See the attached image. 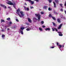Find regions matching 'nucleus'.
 Instances as JSON below:
<instances>
[{"mask_svg": "<svg viewBox=\"0 0 66 66\" xmlns=\"http://www.w3.org/2000/svg\"><path fill=\"white\" fill-rule=\"evenodd\" d=\"M1 22H5V21H4V20H1Z\"/></svg>", "mask_w": 66, "mask_h": 66, "instance_id": "5701e85b", "label": "nucleus"}, {"mask_svg": "<svg viewBox=\"0 0 66 66\" xmlns=\"http://www.w3.org/2000/svg\"><path fill=\"white\" fill-rule=\"evenodd\" d=\"M12 0L13 1V0Z\"/></svg>", "mask_w": 66, "mask_h": 66, "instance_id": "4d7b16f0", "label": "nucleus"}, {"mask_svg": "<svg viewBox=\"0 0 66 66\" xmlns=\"http://www.w3.org/2000/svg\"><path fill=\"white\" fill-rule=\"evenodd\" d=\"M41 14H44V13L43 12H41Z\"/></svg>", "mask_w": 66, "mask_h": 66, "instance_id": "ea45409f", "label": "nucleus"}, {"mask_svg": "<svg viewBox=\"0 0 66 66\" xmlns=\"http://www.w3.org/2000/svg\"><path fill=\"white\" fill-rule=\"evenodd\" d=\"M34 19H35V20H37V19L35 18H34Z\"/></svg>", "mask_w": 66, "mask_h": 66, "instance_id": "2f4dec72", "label": "nucleus"}, {"mask_svg": "<svg viewBox=\"0 0 66 66\" xmlns=\"http://www.w3.org/2000/svg\"><path fill=\"white\" fill-rule=\"evenodd\" d=\"M1 6H2V7H4L5 9H6V6H5V5H2V4H1Z\"/></svg>", "mask_w": 66, "mask_h": 66, "instance_id": "0eeeda50", "label": "nucleus"}, {"mask_svg": "<svg viewBox=\"0 0 66 66\" xmlns=\"http://www.w3.org/2000/svg\"><path fill=\"white\" fill-rule=\"evenodd\" d=\"M20 31L21 34H23V31L22 30H20Z\"/></svg>", "mask_w": 66, "mask_h": 66, "instance_id": "f8f14e48", "label": "nucleus"}, {"mask_svg": "<svg viewBox=\"0 0 66 66\" xmlns=\"http://www.w3.org/2000/svg\"><path fill=\"white\" fill-rule=\"evenodd\" d=\"M52 19H53V20H56V19H55V17L52 16Z\"/></svg>", "mask_w": 66, "mask_h": 66, "instance_id": "ddd939ff", "label": "nucleus"}, {"mask_svg": "<svg viewBox=\"0 0 66 66\" xmlns=\"http://www.w3.org/2000/svg\"><path fill=\"white\" fill-rule=\"evenodd\" d=\"M42 27H43V28H45V26H42Z\"/></svg>", "mask_w": 66, "mask_h": 66, "instance_id": "a18cd8bd", "label": "nucleus"}, {"mask_svg": "<svg viewBox=\"0 0 66 66\" xmlns=\"http://www.w3.org/2000/svg\"><path fill=\"white\" fill-rule=\"evenodd\" d=\"M25 5H27V3H25Z\"/></svg>", "mask_w": 66, "mask_h": 66, "instance_id": "09e8293b", "label": "nucleus"}, {"mask_svg": "<svg viewBox=\"0 0 66 66\" xmlns=\"http://www.w3.org/2000/svg\"><path fill=\"white\" fill-rule=\"evenodd\" d=\"M64 6H66V1L65 2V3L64 4Z\"/></svg>", "mask_w": 66, "mask_h": 66, "instance_id": "a19ab883", "label": "nucleus"}, {"mask_svg": "<svg viewBox=\"0 0 66 66\" xmlns=\"http://www.w3.org/2000/svg\"><path fill=\"white\" fill-rule=\"evenodd\" d=\"M59 46L60 47L59 48V49H60L61 48H62V45H60Z\"/></svg>", "mask_w": 66, "mask_h": 66, "instance_id": "a211bd4d", "label": "nucleus"}, {"mask_svg": "<svg viewBox=\"0 0 66 66\" xmlns=\"http://www.w3.org/2000/svg\"><path fill=\"white\" fill-rule=\"evenodd\" d=\"M14 28H16V26H15V27L14 26Z\"/></svg>", "mask_w": 66, "mask_h": 66, "instance_id": "5fc2aeb1", "label": "nucleus"}, {"mask_svg": "<svg viewBox=\"0 0 66 66\" xmlns=\"http://www.w3.org/2000/svg\"><path fill=\"white\" fill-rule=\"evenodd\" d=\"M53 3L54 5V7L55 8L56 7V4H55V3L54 2H53Z\"/></svg>", "mask_w": 66, "mask_h": 66, "instance_id": "9d476101", "label": "nucleus"}, {"mask_svg": "<svg viewBox=\"0 0 66 66\" xmlns=\"http://www.w3.org/2000/svg\"><path fill=\"white\" fill-rule=\"evenodd\" d=\"M49 1L50 3H51V1H52V0H48Z\"/></svg>", "mask_w": 66, "mask_h": 66, "instance_id": "cd10ccee", "label": "nucleus"}, {"mask_svg": "<svg viewBox=\"0 0 66 66\" xmlns=\"http://www.w3.org/2000/svg\"><path fill=\"white\" fill-rule=\"evenodd\" d=\"M55 28H52V31H55Z\"/></svg>", "mask_w": 66, "mask_h": 66, "instance_id": "f3484780", "label": "nucleus"}, {"mask_svg": "<svg viewBox=\"0 0 66 66\" xmlns=\"http://www.w3.org/2000/svg\"><path fill=\"white\" fill-rule=\"evenodd\" d=\"M52 23L53 24L54 26H56V24H55V23L54 22H52Z\"/></svg>", "mask_w": 66, "mask_h": 66, "instance_id": "4468645a", "label": "nucleus"}, {"mask_svg": "<svg viewBox=\"0 0 66 66\" xmlns=\"http://www.w3.org/2000/svg\"><path fill=\"white\" fill-rule=\"evenodd\" d=\"M34 7H32L31 6H30V9H34Z\"/></svg>", "mask_w": 66, "mask_h": 66, "instance_id": "c9c22d12", "label": "nucleus"}, {"mask_svg": "<svg viewBox=\"0 0 66 66\" xmlns=\"http://www.w3.org/2000/svg\"><path fill=\"white\" fill-rule=\"evenodd\" d=\"M24 27H21L20 28L21 30H24Z\"/></svg>", "mask_w": 66, "mask_h": 66, "instance_id": "aec40b11", "label": "nucleus"}, {"mask_svg": "<svg viewBox=\"0 0 66 66\" xmlns=\"http://www.w3.org/2000/svg\"><path fill=\"white\" fill-rule=\"evenodd\" d=\"M0 10H1V9H0Z\"/></svg>", "mask_w": 66, "mask_h": 66, "instance_id": "6e6d98bb", "label": "nucleus"}, {"mask_svg": "<svg viewBox=\"0 0 66 66\" xmlns=\"http://www.w3.org/2000/svg\"><path fill=\"white\" fill-rule=\"evenodd\" d=\"M35 15L36 17H37L38 19V21H39V20L40 19V15L37 13L35 14Z\"/></svg>", "mask_w": 66, "mask_h": 66, "instance_id": "7ed1b4c3", "label": "nucleus"}, {"mask_svg": "<svg viewBox=\"0 0 66 66\" xmlns=\"http://www.w3.org/2000/svg\"><path fill=\"white\" fill-rule=\"evenodd\" d=\"M55 2L56 3L58 4L59 3V0H55Z\"/></svg>", "mask_w": 66, "mask_h": 66, "instance_id": "1a4fd4ad", "label": "nucleus"}, {"mask_svg": "<svg viewBox=\"0 0 66 66\" xmlns=\"http://www.w3.org/2000/svg\"><path fill=\"white\" fill-rule=\"evenodd\" d=\"M60 45L59 44V43L58 42L57 43V46H59Z\"/></svg>", "mask_w": 66, "mask_h": 66, "instance_id": "473e14b6", "label": "nucleus"}, {"mask_svg": "<svg viewBox=\"0 0 66 66\" xmlns=\"http://www.w3.org/2000/svg\"><path fill=\"white\" fill-rule=\"evenodd\" d=\"M50 28H46L45 29V31H47V30L48 31H50Z\"/></svg>", "mask_w": 66, "mask_h": 66, "instance_id": "6e6552de", "label": "nucleus"}, {"mask_svg": "<svg viewBox=\"0 0 66 66\" xmlns=\"http://www.w3.org/2000/svg\"><path fill=\"white\" fill-rule=\"evenodd\" d=\"M2 32H3V31H4V30H3V29L2 30Z\"/></svg>", "mask_w": 66, "mask_h": 66, "instance_id": "de8ad7c7", "label": "nucleus"}, {"mask_svg": "<svg viewBox=\"0 0 66 66\" xmlns=\"http://www.w3.org/2000/svg\"><path fill=\"white\" fill-rule=\"evenodd\" d=\"M47 7V6H44V9H46Z\"/></svg>", "mask_w": 66, "mask_h": 66, "instance_id": "bb28decb", "label": "nucleus"}, {"mask_svg": "<svg viewBox=\"0 0 66 66\" xmlns=\"http://www.w3.org/2000/svg\"><path fill=\"white\" fill-rule=\"evenodd\" d=\"M41 24H43L44 23V22L43 21H41Z\"/></svg>", "mask_w": 66, "mask_h": 66, "instance_id": "4be33fe9", "label": "nucleus"}, {"mask_svg": "<svg viewBox=\"0 0 66 66\" xmlns=\"http://www.w3.org/2000/svg\"><path fill=\"white\" fill-rule=\"evenodd\" d=\"M26 24H27V25H30V24H29V23H26Z\"/></svg>", "mask_w": 66, "mask_h": 66, "instance_id": "c03bdc74", "label": "nucleus"}, {"mask_svg": "<svg viewBox=\"0 0 66 66\" xmlns=\"http://www.w3.org/2000/svg\"><path fill=\"white\" fill-rule=\"evenodd\" d=\"M7 1L8 2L7 3V4H9V5H13V7H14L15 9H16V7H15L16 3H12V2L10 1L7 0Z\"/></svg>", "mask_w": 66, "mask_h": 66, "instance_id": "f257e3e1", "label": "nucleus"}, {"mask_svg": "<svg viewBox=\"0 0 66 66\" xmlns=\"http://www.w3.org/2000/svg\"><path fill=\"white\" fill-rule=\"evenodd\" d=\"M20 10L19 9L17 10V12H18V13H19V12H20Z\"/></svg>", "mask_w": 66, "mask_h": 66, "instance_id": "2eb2a0df", "label": "nucleus"}, {"mask_svg": "<svg viewBox=\"0 0 66 66\" xmlns=\"http://www.w3.org/2000/svg\"><path fill=\"white\" fill-rule=\"evenodd\" d=\"M58 33L59 34H62V32H58Z\"/></svg>", "mask_w": 66, "mask_h": 66, "instance_id": "4c0bfd02", "label": "nucleus"}, {"mask_svg": "<svg viewBox=\"0 0 66 66\" xmlns=\"http://www.w3.org/2000/svg\"><path fill=\"white\" fill-rule=\"evenodd\" d=\"M51 48H54V46H52V47H51Z\"/></svg>", "mask_w": 66, "mask_h": 66, "instance_id": "58836bf2", "label": "nucleus"}, {"mask_svg": "<svg viewBox=\"0 0 66 66\" xmlns=\"http://www.w3.org/2000/svg\"><path fill=\"white\" fill-rule=\"evenodd\" d=\"M39 30L40 31H43L42 30V28H39Z\"/></svg>", "mask_w": 66, "mask_h": 66, "instance_id": "a878e982", "label": "nucleus"}, {"mask_svg": "<svg viewBox=\"0 0 66 66\" xmlns=\"http://www.w3.org/2000/svg\"><path fill=\"white\" fill-rule=\"evenodd\" d=\"M36 2H38L39 1V0H34Z\"/></svg>", "mask_w": 66, "mask_h": 66, "instance_id": "e433bc0d", "label": "nucleus"}, {"mask_svg": "<svg viewBox=\"0 0 66 66\" xmlns=\"http://www.w3.org/2000/svg\"><path fill=\"white\" fill-rule=\"evenodd\" d=\"M57 21L59 22V23H61V21H60V20L59 19H57Z\"/></svg>", "mask_w": 66, "mask_h": 66, "instance_id": "9b49d317", "label": "nucleus"}, {"mask_svg": "<svg viewBox=\"0 0 66 66\" xmlns=\"http://www.w3.org/2000/svg\"><path fill=\"white\" fill-rule=\"evenodd\" d=\"M6 20H11V18H7L6 19Z\"/></svg>", "mask_w": 66, "mask_h": 66, "instance_id": "dca6fc26", "label": "nucleus"}, {"mask_svg": "<svg viewBox=\"0 0 66 66\" xmlns=\"http://www.w3.org/2000/svg\"><path fill=\"white\" fill-rule=\"evenodd\" d=\"M62 26V24H60L58 28V29H61V27Z\"/></svg>", "mask_w": 66, "mask_h": 66, "instance_id": "20e7f679", "label": "nucleus"}, {"mask_svg": "<svg viewBox=\"0 0 66 66\" xmlns=\"http://www.w3.org/2000/svg\"><path fill=\"white\" fill-rule=\"evenodd\" d=\"M26 10L27 11H29V8H26Z\"/></svg>", "mask_w": 66, "mask_h": 66, "instance_id": "393cba45", "label": "nucleus"}, {"mask_svg": "<svg viewBox=\"0 0 66 66\" xmlns=\"http://www.w3.org/2000/svg\"><path fill=\"white\" fill-rule=\"evenodd\" d=\"M55 30L56 32H57V31H58V30H57V29H56V28H55Z\"/></svg>", "mask_w": 66, "mask_h": 66, "instance_id": "f704fd0d", "label": "nucleus"}, {"mask_svg": "<svg viewBox=\"0 0 66 66\" xmlns=\"http://www.w3.org/2000/svg\"><path fill=\"white\" fill-rule=\"evenodd\" d=\"M60 11H61V12H63V9H61L60 10Z\"/></svg>", "mask_w": 66, "mask_h": 66, "instance_id": "72a5a7b5", "label": "nucleus"}, {"mask_svg": "<svg viewBox=\"0 0 66 66\" xmlns=\"http://www.w3.org/2000/svg\"><path fill=\"white\" fill-rule=\"evenodd\" d=\"M49 17H53L52 16V15L50 14L49 15Z\"/></svg>", "mask_w": 66, "mask_h": 66, "instance_id": "412c9836", "label": "nucleus"}, {"mask_svg": "<svg viewBox=\"0 0 66 66\" xmlns=\"http://www.w3.org/2000/svg\"><path fill=\"white\" fill-rule=\"evenodd\" d=\"M24 9H25V10H26V7H24Z\"/></svg>", "mask_w": 66, "mask_h": 66, "instance_id": "49530a36", "label": "nucleus"}, {"mask_svg": "<svg viewBox=\"0 0 66 66\" xmlns=\"http://www.w3.org/2000/svg\"><path fill=\"white\" fill-rule=\"evenodd\" d=\"M2 37H5V35H2Z\"/></svg>", "mask_w": 66, "mask_h": 66, "instance_id": "7c9ffc66", "label": "nucleus"}, {"mask_svg": "<svg viewBox=\"0 0 66 66\" xmlns=\"http://www.w3.org/2000/svg\"><path fill=\"white\" fill-rule=\"evenodd\" d=\"M7 30H8H8H10V29H9V28H8L7 29Z\"/></svg>", "mask_w": 66, "mask_h": 66, "instance_id": "8fccbe9b", "label": "nucleus"}, {"mask_svg": "<svg viewBox=\"0 0 66 66\" xmlns=\"http://www.w3.org/2000/svg\"><path fill=\"white\" fill-rule=\"evenodd\" d=\"M10 8H11V7H8V8L9 9H10Z\"/></svg>", "mask_w": 66, "mask_h": 66, "instance_id": "864d4df0", "label": "nucleus"}, {"mask_svg": "<svg viewBox=\"0 0 66 66\" xmlns=\"http://www.w3.org/2000/svg\"><path fill=\"white\" fill-rule=\"evenodd\" d=\"M62 47L63 48V47H64V45H62Z\"/></svg>", "mask_w": 66, "mask_h": 66, "instance_id": "3c124183", "label": "nucleus"}, {"mask_svg": "<svg viewBox=\"0 0 66 66\" xmlns=\"http://www.w3.org/2000/svg\"><path fill=\"white\" fill-rule=\"evenodd\" d=\"M54 14H56L57 13L56 12H54Z\"/></svg>", "mask_w": 66, "mask_h": 66, "instance_id": "603ef678", "label": "nucleus"}, {"mask_svg": "<svg viewBox=\"0 0 66 66\" xmlns=\"http://www.w3.org/2000/svg\"><path fill=\"white\" fill-rule=\"evenodd\" d=\"M60 6H61V7H62V4H61L60 5Z\"/></svg>", "mask_w": 66, "mask_h": 66, "instance_id": "37998d69", "label": "nucleus"}, {"mask_svg": "<svg viewBox=\"0 0 66 66\" xmlns=\"http://www.w3.org/2000/svg\"><path fill=\"white\" fill-rule=\"evenodd\" d=\"M59 36H63V34H59Z\"/></svg>", "mask_w": 66, "mask_h": 66, "instance_id": "b1692460", "label": "nucleus"}, {"mask_svg": "<svg viewBox=\"0 0 66 66\" xmlns=\"http://www.w3.org/2000/svg\"><path fill=\"white\" fill-rule=\"evenodd\" d=\"M27 1H29V2H31V3L32 4H33L34 3V1H31V0H27Z\"/></svg>", "mask_w": 66, "mask_h": 66, "instance_id": "39448f33", "label": "nucleus"}, {"mask_svg": "<svg viewBox=\"0 0 66 66\" xmlns=\"http://www.w3.org/2000/svg\"><path fill=\"white\" fill-rule=\"evenodd\" d=\"M26 30L27 31H30V29L29 28H27L26 29Z\"/></svg>", "mask_w": 66, "mask_h": 66, "instance_id": "c85d7f7f", "label": "nucleus"}, {"mask_svg": "<svg viewBox=\"0 0 66 66\" xmlns=\"http://www.w3.org/2000/svg\"><path fill=\"white\" fill-rule=\"evenodd\" d=\"M48 10L50 11H51V10H52V9H51L50 7H49L48 9Z\"/></svg>", "mask_w": 66, "mask_h": 66, "instance_id": "6ab92c4d", "label": "nucleus"}, {"mask_svg": "<svg viewBox=\"0 0 66 66\" xmlns=\"http://www.w3.org/2000/svg\"><path fill=\"white\" fill-rule=\"evenodd\" d=\"M10 24H12V22H11V21L10 22Z\"/></svg>", "mask_w": 66, "mask_h": 66, "instance_id": "79ce46f5", "label": "nucleus"}, {"mask_svg": "<svg viewBox=\"0 0 66 66\" xmlns=\"http://www.w3.org/2000/svg\"><path fill=\"white\" fill-rule=\"evenodd\" d=\"M28 19L29 22H30V23H31L32 22V21L31 20V19H30V18H28Z\"/></svg>", "mask_w": 66, "mask_h": 66, "instance_id": "423d86ee", "label": "nucleus"}, {"mask_svg": "<svg viewBox=\"0 0 66 66\" xmlns=\"http://www.w3.org/2000/svg\"><path fill=\"white\" fill-rule=\"evenodd\" d=\"M16 21H17V22H19V20H18V19H16Z\"/></svg>", "mask_w": 66, "mask_h": 66, "instance_id": "c756f323", "label": "nucleus"}, {"mask_svg": "<svg viewBox=\"0 0 66 66\" xmlns=\"http://www.w3.org/2000/svg\"><path fill=\"white\" fill-rule=\"evenodd\" d=\"M20 14H21V15L20 14V13H17V14H18V15L20 17H22V16H24V15L23 14V12L22 11H20Z\"/></svg>", "mask_w": 66, "mask_h": 66, "instance_id": "f03ea898", "label": "nucleus"}]
</instances>
